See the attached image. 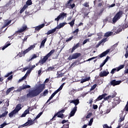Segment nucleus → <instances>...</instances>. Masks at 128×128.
I'll use <instances>...</instances> for the list:
<instances>
[{
    "instance_id": "603ef678",
    "label": "nucleus",
    "mask_w": 128,
    "mask_h": 128,
    "mask_svg": "<svg viewBox=\"0 0 128 128\" xmlns=\"http://www.w3.org/2000/svg\"><path fill=\"white\" fill-rule=\"evenodd\" d=\"M64 76V74L62 73L60 74H58L57 76V78H62Z\"/></svg>"
},
{
    "instance_id": "680f3d73",
    "label": "nucleus",
    "mask_w": 128,
    "mask_h": 128,
    "mask_svg": "<svg viewBox=\"0 0 128 128\" xmlns=\"http://www.w3.org/2000/svg\"><path fill=\"white\" fill-rule=\"evenodd\" d=\"M29 68H30V66H26V67L24 68L23 72H26V70H28Z\"/></svg>"
},
{
    "instance_id": "c03bdc74",
    "label": "nucleus",
    "mask_w": 128,
    "mask_h": 128,
    "mask_svg": "<svg viewBox=\"0 0 128 128\" xmlns=\"http://www.w3.org/2000/svg\"><path fill=\"white\" fill-rule=\"evenodd\" d=\"M94 122V118H92L89 122V124H88V126H92V122Z\"/></svg>"
},
{
    "instance_id": "f8f14e48",
    "label": "nucleus",
    "mask_w": 128,
    "mask_h": 128,
    "mask_svg": "<svg viewBox=\"0 0 128 128\" xmlns=\"http://www.w3.org/2000/svg\"><path fill=\"white\" fill-rule=\"evenodd\" d=\"M108 74H110V72H108V71L104 70L103 72H101L100 73V78H102L104 76H108Z\"/></svg>"
},
{
    "instance_id": "6e6552de",
    "label": "nucleus",
    "mask_w": 128,
    "mask_h": 128,
    "mask_svg": "<svg viewBox=\"0 0 128 128\" xmlns=\"http://www.w3.org/2000/svg\"><path fill=\"white\" fill-rule=\"evenodd\" d=\"M82 54L80 53H75L72 56H70L68 57V60H74L76 58H78L79 56H80Z\"/></svg>"
},
{
    "instance_id": "20e7f679",
    "label": "nucleus",
    "mask_w": 128,
    "mask_h": 128,
    "mask_svg": "<svg viewBox=\"0 0 128 128\" xmlns=\"http://www.w3.org/2000/svg\"><path fill=\"white\" fill-rule=\"evenodd\" d=\"M122 14V12H119L118 13H117L112 19L113 22H118V20L120 18Z\"/></svg>"
},
{
    "instance_id": "58836bf2",
    "label": "nucleus",
    "mask_w": 128,
    "mask_h": 128,
    "mask_svg": "<svg viewBox=\"0 0 128 128\" xmlns=\"http://www.w3.org/2000/svg\"><path fill=\"white\" fill-rule=\"evenodd\" d=\"M8 111H6L2 114L0 115V118H4V116H6V114H8Z\"/></svg>"
},
{
    "instance_id": "aec40b11",
    "label": "nucleus",
    "mask_w": 128,
    "mask_h": 128,
    "mask_svg": "<svg viewBox=\"0 0 128 128\" xmlns=\"http://www.w3.org/2000/svg\"><path fill=\"white\" fill-rule=\"evenodd\" d=\"M26 25H23L22 28L18 30L17 32H24L26 30Z\"/></svg>"
},
{
    "instance_id": "2f4dec72",
    "label": "nucleus",
    "mask_w": 128,
    "mask_h": 128,
    "mask_svg": "<svg viewBox=\"0 0 128 128\" xmlns=\"http://www.w3.org/2000/svg\"><path fill=\"white\" fill-rule=\"evenodd\" d=\"M79 46H80V44H77L75 46H74L72 48V50L71 52H74V51L75 50H76V48H78Z\"/></svg>"
},
{
    "instance_id": "6e6d98bb",
    "label": "nucleus",
    "mask_w": 128,
    "mask_h": 128,
    "mask_svg": "<svg viewBox=\"0 0 128 128\" xmlns=\"http://www.w3.org/2000/svg\"><path fill=\"white\" fill-rule=\"evenodd\" d=\"M110 58V56H107L106 58L105 59V60H104V62L105 64L108 62V59Z\"/></svg>"
},
{
    "instance_id": "49530a36",
    "label": "nucleus",
    "mask_w": 128,
    "mask_h": 128,
    "mask_svg": "<svg viewBox=\"0 0 128 128\" xmlns=\"http://www.w3.org/2000/svg\"><path fill=\"white\" fill-rule=\"evenodd\" d=\"M42 112H40V113H39L38 116H36V118H40V116H42Z\"/></svg>"
},
{
    "instance_id": "338daca9",
    "label": "nucleus",
    "mask_w": 128,
    "mask_h": 128,
    "mask_svg": "<svg viewBox=\"0 0 128 128\" xmlns=\"http://www.w3.org/2000/svg\"><path fill=\"white\" fill-rule=\"evenodd\" d=\"M125 110H126V112H128V104H126V106Z\"/></svg>"
},
{
    "instance_id": "423d86ee",
    "label": "nucleus",
    "mask_w": 128,
    "mask_h": 128,
    "mask_svg": "<svg viewBox=\"0 0 128 128\" xmlns=\"http://www.w3.org/2000/svg\"><path fill=\"white\" fill-rule=\"evenodd\" d=\"M46 85L44 84H40L39 86L37 87L36 88V90L37 92L40 94L44 90V86Z\"/></svg>"
},
{
    "instance_id": "864d4df0",
    "label": "nucleus",
    "mask_w": 128,
    "mask_h": 128,
    "mask_svg": "<svg viewBox=\"0 0 128 128\" xmlns=\"http://www.w3.org/2000/svg\"><path fill=\"white\" fill-rule=\"evenodd\" d=\"M103 128H112V126H108V124H105L103 126Z\"/></svg>"
},
{
    "instance_id": "4be33fe9",
    "label": "nucleus",
    "mask_w": 128,
    "mask_h": 128,
    "mask_svg": "<svg viewBox=\"0 0 128 128\" xmlns=\"http://www.w3.org/2000/svg\"><path fill=\"white\" fill-rule=\"evenodd\" d=\"M30 108H28L27 110H26L22 114V118H24V116H26V114H30Z\"/></svg>"
},
{
    "instance_id": "b1692460",
    "label": "nucleus",
    "mask_w": 128,
    "mask_h": 128,
    "mask_svg": "<svg viewBox=\"0 0 128 128\" xmlns=\"http://www.w3.org/2000/svg\"><path fill=\"white\" fill-rule=\"evenodd\" d=\"M70 104H74L76 106L78 104H80V101L78 100H72L70 102Z\"/></svg>"
},
{
    "instance_id": "a211bd4d",
    "label": "nucleus",
    "mask_w": 128,
    "mask_h": 128,
    "mask_svg": "<svg viewBox=\"0 0 128 128\" xmlns=\"http://www.w3.org/2000/svg\"><path fill=\"white\" fill-rule=\"evenodd\" d=\"M126 116V115H124V112H122V113L120 114V120L119 122H124V117Z\"/></svg>"
},
{
    "instance_id": "7ed1b4c3",
    "label": "nucleus",
    "mask_w": 128,
    "mask_h": 128,
    "mask_svg": "<svg viewBox=\"0 0 128 128\" xmlns=\"http://www.w3.org/2000/svg\"><path fill=\"white\" fill-rule=\"evenodd\" d=\"M64 83H63L59 88L56 91H55L52 94V96L50 97L49 99L48 100V102H50V100L53 98L54 96L56 95V94H58V92H60V90H62V88H64Z\"/></svg>"
},
{
    "instance_id": "a18cd8bd",
    "label": "nucleus",
    "mask_w": 128,
    "mask_h": 128,
    "mask_svg": "<svg viewBox=\"0 0 128 128\" xmlns=\"http://www.w3.org/2000/svg\"><path fill=\"white\" fill-rule=\"evenodd\" d=\"M97 58L98 56L92 57V58L88 59L87 60H86V62H90V60H94V58Z\"/></svg>"
},
{
    "instance_id": "ddd939ff",
    "label": "nucleus",
    "mask_w": 128,
    "mask_h": 128,
    "mask_svg": "<svg viewBox=\"0 0 128 128\" xmlns=\"http://www.w3.org/2000/svg\"><path fill=\"white\" fill-rule=\"evenodd\" d=\"M77 109H78V107L76 106L74 108H73V109L70 112V118H72V116H74V114L76 112Z\"/></svg>"
},
{
    "instance_id": "393cba45",
    "label": "nucleus",
    "mask_w": 128,
    "mask_h": 128,
    "mask_svg": "<svg viewBox=\"0 0 128 128\" xmlns=\"http://www.w3.org/2000/svg\"><path fill=\"white\" fill-rule=\"evenodd\" d=\"M36 57H37L36 55L34 54L32 56H30V58L26 60V62H30V60H34V58H36Z\"/></svg>"
},
{
    "instance_id": "f704fd0d",
    "label": "nucleus",
    "mask_w": 128,
    "mask_h": 128,
    "mask_svg": "<svg viewBox=\"0 0 128 128\" xmlns=\"http://www.w3.org/2000/svg\"><path fill=\"white\" fill-rule=\"evenodd\" d=\"M32 0H28L26 2V4L25 6H27V7L28 6H32Z\"/></svg>"
},
{
    "instance_id": "c9c22d12",
    "label": "nucleus",
    "mask_w": 128,
    "mask_h": 128,
    "mask_svg": "<svg viewBox=\"0 0 128 128\" xmlns=\"http://www.w3.org/2000/svg\"><path fill=\"white\" fill-rule=\"evenodd\" d=\"M107 40H108L107 38H105L102 39L101 41H100L98 42L99 46H100V44H102V42H106Z\"/></svg>"
},
{
    "instance_id": "e2e57ef3",
    "label": "nucleus",
    "mask_w": 128,
    "mask_h": 128,
    "mask_svg": "<svg viewBox=\"0 0 128 128\" xmlns=\"http://www.w3.org/2000/svg\"><path fill=\"white\" fill-rule=\"evenodd\" d=\"M22 54H24V52H22V54L19 52L18 56H20V58H22Z\"/></svg>"
},
{
    "instance_id": "2eb2a0df",
    "label": "nucleus",
    "mask_w": 128,
    "mask_h": 128,
    "mask_svg": "<svg viewBox=\"0 0 128 128\" xmlns=\"http://www.w3.org/2000/svg\"><path fill=\"white\" fill-rule=\"evenodd\" d=\"M30 85H23L22 86L20 87V88H18L17 91L18 92H20L22 90H26V88H30Z\"/></svg>"
},
{
    "instance_id": "09e8293b",
    "label": "nucleus",
    "mask_w": 128,
    "mask_h": 128,
    "mask_svg": "<svg viewBox=\"0 0 128 128\" xmlns=\"http://www.w3.org/2000/svg\"><path fill=\"white\" fill-rule=\"evenodd\" d=\"M122 30V29L120 28L118 29L117 31H115V32H116V34H118V32H120Z\"/></svg>"
},
{
    "instance_id": "dca6fc26",
    "label": "nucleus",
    "mask_w": 128,
    "mask_h": 128,
    "mask_svg": "<svg viewBox=\"0 0 128 128\" xmlns=\"http://www.w3.org/2000/svg\"><path fill=\"white\" fill-rule=\"evenodd\" d=\"M122 82V81L118 80L116 81V80H113L111 82V84L114 86H118V84H120Z\"/></svg>"
},
{
    "instance_id": "0eeeda50",
    "label": "nucleus",
    "mask_w": 128,
    "mask_h": 128,
    "mask_svg": "<svg viewBox=\"0 0 128 128\" xmlns=\"http://www.w3.org/2000/svg\"><path fill=\"white\" fill-rule=\"evenodd\" d=\"M64 112V110H62L60 112H59L58 113L56 114L52 118L53 120H54V118L58 116V118H64V114L62 113Z\"/></svg>"
},
{
    "instance_id": "e433bc0d",
    "label": "nucleus",
    "mask_w": 128,
    "mask_h": 128,
    "mask_svg": "<svg viewBox=\"0 0 128 128\" xmlns=\"http://www.w3.org/2000/svg\"><path fill=\"white\" fill-rule=\"evenodd\" d=\"M124 68V65H120V66L116 68L117 72L120 70H122V68Z\"/></svg>"
},
{
    "instance_id": "5fc2aeb1",
    "label": "nucleus",
    "mask_w": 128,
    "mask_h": 128,
    "mask_svg": "<svg viewBox=\"0 0 128 128\" xmlns=\"http://www.w3.org/2000/svg\"><path fill=\"white\" fill-rule=\"evenodd\" d=\"M84 6H86V8H89L90 5H88V3L86 2L83 4Z\"/></svg>"
},
{
    "instance_id": "bf43d9fd",
    "label": "nucleus",
    "mask_w": 128,
    "mask_h": 128,
    "mask_svg": "<svg viewBox=\"0 0 128 128\" xmlns=\"http://www.w3.org/2000/svg\"><path fill=\"white\" fill-rule=\"evenodd\" d=\"M6 124H6V123L4 122L0 125V126H2V128H4V126H6Z\"/></svg>"
},
{
    "instance_id": "473e14b6",
    "label": "nucleus",
    "mask_w": 128,
    "mask_h": 128,
    "mask_svg": "<svg viewBox=\"0 0 128 128\" xmlns=\"http://www.w3.org/2000/svg\"><path fill=\"white\" fill-rule=\"evenodd\" d=\"M54 52H55V50H52L49 53H48L46 56L48 58H50V56H52V54H54Z\"/></svg>"
},
{
    "instance_id": "de8ad7c7",
    "label": "nucleus",
    "mask_w": 128,
    "mask_h": 128,
    "mask_svg": "<svg viewBox=\"0 0 128 128\" xmlns=\"http://www.w3.org/2000/svg\"><path fill=\"white\" fill-rule=\"evenodd\" d=\"M88 42H90V38H87L83 42V44H86Z\"/></svg>"
},
{
    "instance_id": "a878e982",
    "label": "nucleus",
    "mask_w": 128,
    "mask_h": 128,
    "mask_svg": "<svg viewBox=\"0 0 128 128\" xmlns=\"http://www.w3.org/2000/svg\"><path fill=\"white\" fill-rule=\"evenodd\" d=\"M44 24H40L38 26H37L35 30H40L41 28H44Z\"/></svg>"
},
{
    "instance_id": "f03ea898",
    "label": "nucleus",
    "mask_w": 128,
    "mask_h": 128,
    "mask_svg": "<svg viewBox=\"0 0 128 128\" xmlns=\"http://www.w3.org/2000/svg\"><path fill=\"white\" fill-rule=\"evenodd\" d=\"M38 93L36 91V89L35 90H29V93L27 94V98H34V96H38Z\"/></svg>"
},
{
    "instance_id": "69168bd1",
    "label": "nucleus",
    "mask_w": 128,
    "mask_h": 128,
    "mask_svg": "<svg viewBox=\"0 0 128 128\" xmlns=\"http://www.w3.org/2000/svg\"><path fill=\"white\" fill-rule=\"evenodd\" d=\"M34 68H36V65H33L31 66V68H30V70H34Z\"/></svg>"
},
{
    "instance_id": "3c124183",
    "label": "nucleus",
    "mask_w": 128,
    "mask_h": 128,
    "mask_svg": "<svg viewBox=\"0 0 128 128\" xmlns=\"http://www.w3.org/2000/svg\"><path fill=\"white\" fill-rule=\"evenodd\" d=\"M114 96H116V95H112V96H109L108 97L106 98V100H108V98H114Z\"/></svg>"
},
{
    "instance_id": "6ab92c4d",
    "label": "nucleus",
    "mask_w": 128,
    "mask_h": 128,
    "mask_svg": "<svg viewBox=\"0 0 128 128\" xmlns=\"http://www.w3.org/2000/svg\"><path fill=\"white\" fill-rule=\"evenodd\" d=\"M10 22H12L11 20H5L4 26H2V28H4L8 26V24H10Z\"/></svg>"
},
{
    "instance_id": "7c9ffc66",
    "label": "nucleus",
    "mask_w": 128,
    "mask_h": 128,
    "mask_svg": "<svg viewBox=\"0 0 128 128\" xmlns=\"http://www.w3.org/2000/svg\"><path fill=\"white\" fill-rule=\"evenodd\" d=\"M28 8V5H24V7L22 8V10H20V14H22L24 10H26V8Z\"/></svg>"
},
{
    "instance_id": "c85d7f7f",
    "label": "nucleus",
    "mask_w": 128,
    "mask_h": 128,
    "mask_svg": "<svg viewBox=\"0 0 128 128\" xmlns=\"http://www.w3.org/2000/svg\"><path fill=\"white\" fill-rule=\"evenodd\" d=\"M90 80V77L88 76L87 78L82 79L80 81V82L81 84H83V82H88V80Z\"/></svg>"
},
{
    "instance_id": "bb28decb",
    "label": "nucleus",
    "mask_w": 128,
    "mask_h": 128,
    "mask_svg": "<svg viewBox=\"0 0 128 128\" xmlns=\"http://www.w3.org/2000/svg\"><path fill=\"white\" fill-rule=\"evenodd\" d=\"M31 72H32V70H30H30H28L26 74H25V76L24 77H22V80H26L28 76V74H30Z\"/></svg>"
},
{
    "instance_id": "052dcab7",
    "label": "nucleus",
    "mask_w": 128,
    "mask_h": 128,
    "mask_svg": "<svg viewBox=\"0 0 128 128\" xmlns=\"http://www.w3.org/2000/svg\"><path fill=\"white\" fill-rule=\"evenodd\" d=\"M90 116H92V114L89 113L86 116V118H90Z\"/></svg>"
},
{
    "instance_id": "c756f323",
    "label": "nucleus",
    "mask_w": 128,
    "mask_h": 128,
    "mask_svg": "<svg viewBox=\"0 0 128 128\" xmlns=\"http://www.w3.org/2000/svg\"><path fill=\"white\" fill-rule=\"evenodd\" d=\"M112 32H106L104 35V36H105V38H108V36H112Z\"/></svg>"
},
{
    "instance_id": "0e129e2a",
    "label": "nucleus",
    "mask_w": 128,
    "mask_h": 128,
    "mask_svg": "<svg viewBox=\"0 0 128 128\" xmlns=\"http://www.w3.org/2000/svg\"><path fill=\"white\" fill-rule=\"evenodd\" d=\"M78 28L76 29L74 31L73 34H76V32L78 34Z\"/></svg>"
},
{
    "instance_id": "412c9836",
    "label": "nucleus",
    "mask_w": 128,
    "mask_h": 128,
    "mask_svg": "<svg viewBox=\"0 0 128 128\" xmlns=\"http://www.w3.org/2000/svg\"><path fill=\"white\" fill-rule=\"evenodd\" d=\"M113 106H116V104H120V101H118V98H114V102H112Z\"/></svg>"
},
{
    "instance_id": "1a4fd4ad",
    "label": "nucleus",
    "mask_w": 128,
    "mask_h": 128,
    "mask_svg": "<svg viewBox=\"0 0 128 128\" xmlns=\"http://www.w3.org/2000/svg\"><path fill=\"white\" fill-rule=\"evenodd\" d=\"M34 48H36L35 44L30 46L28 49L23 52L24 56L26 54H28V52L30 50H34Z\"/></svg>"
},
{
    "instance_id": "cd10ccee",
    "label": "nucleus",
    "mask_w": 128,
    "mask_h": 128,
    "mask_svg": "<svg viewBox=\"0 0 128 128\" xmlns=\"http://www.w3.org/2000/svg\"><path fill=\"white\" fill-rule=\"evenodd\" d=\"M106 96V94H104L100 96L96 99V100H102L104 96Z\"/></svg>"
},
{
    "instance_id": "37998d69",
    "label": "nucleus",
    "mask_w": 128,
    "mask_h": 128,
    "mask_svg": "<svg viewBox=\"0 0 128 128\" xmlns=\"http://www.w3.org/2000/svg\"><path fill=\"white\" fill-rule=\"evenodd\" d=\"M96 88V84H95L94 85H93L90 88V90H94V88Z\"/></svg>"
},
{
    "instance_id": "9b49d317",
    "label": "nucleus",
    "mask_w": 128,
    "mask_h": 128,
    "mask_svg": "<svg viewBox=\"0 0 128 128\" xmlns=\"http://www.w3.org/2000/svg\"><path fill=\"white\" fill-rule=\"evenodd\" d=\"M48 58V57L46 55L42 58H41L40 60L39 64H44V62H46Z\"/></svg>"
},
{
    "instance_id": "4468645a",
    "label": "nucleus",
    "mask_w": 128,
    "mask_h": 128,
    "mask_svg": "<svg viewBox=\"0 0 128 128\" xmlns=\"http://www.w3.org/2000/svg\"><path fill=\"white\" fill-rule=\"evenodd\" d=\"M110 52V49H108L106 51L103 52L102 54H100L98 56L100 58H104V56H106V55L108 54Z\"/></svg>"
},
{
    "instance_id": "39448f33",
    "label": "nucleus",
    "mask_w": 128,
    "mask_h": 128,
    "mask_svg": "<svg viewBox=\"0 0 128 128\" xmlns=\"http://www.w3.org/2000/svg\"><path fill=\"white\" fill-rule=\"evenodd\" d=\"M64 18H66V14L62 13L60 14L54 20L58 22V20H64Z\"/></svg>"
},
{
    "instance_id": "5701e85b",
    "label": "nucleus",
    "mask_w": 128,
    "mask_h": 128,
    "mask_svg": "<svg viewBox=\"0 0 128 128\" xmlns=\"http://www.w3.org/2000/svg\"><path fill=\"white\" fill-rule=\"evenodd\" d=\"M56 28H54L53 29H52L50 30H48L47 33L46 34H48V36L51 34H54V32H56Z\"/></svg>"
},
{
    "instance_id": "79ce46f5",
    "label": "nucleus",
    "mask_w": 128,
    "mask_h": 128,
    "mask_svg": "<svg viewBox=\"0 0 128 128\" xmlns=\"http://www.w3.org/2000/svg\"><path fill=\"white\" fill-rule=\"evenodd\" d=\"M48 94V90H45L43 92L44 96H46Z\"/></svg>"
},
{
    "instance_id": "ea45409f",
    "label": "nucleus",
    "mask_w": 128,
    "mask_h": 128,
    "mask_svg": "<svg viewBox=\"0 0 128 128\" xmlns=\"http://www.w3.org/2000/svg\"><path fill=\"white\" fill-rule=\"evenodd\" d=\"M10 46V43L6 44L2 48V50H6V48H8V46Z\"/></svg>"
},
{
    "instance_id": "a19ab883",
    "label": "nucleus",
    "mask_w": 128,
    "mask_h": 128,
    "mask_svg": "<svg viewBox=\"0 0 128 128\" xmlns=\"http://www.w3.org/2000/svg\"><path fill=\"white\" fill-rule=\"evenodd\" d=\"M68 24H70V26H74V20L69 22Z\"/></svg>"
},
{
    "instance_id": "4d7b16f0",
    "label": "nucleus",
    "mask_w": 128,
    "mask_h": 128,
    "mask_svg": "<svg viewBox=\"0 0 128 128\" xmlns=\"http://www.w3.org/2000/svg\"><path fill=\"white\" fill-rule=\"evenodd\" d=\"M54 67H49L48 69V72H50V70H54Z\"/></svg>"
},
{
    "instance_id": "9d476101",
    "label": "nucleus",
    "mask_w": 128,
    "mask_h": 128,
    "mask_svg": "<svg viewBox=\"0 0 128 128\" xmlns=\"http://www.w3.org/2000/svg\"><path fill=\"white\" fill-rule=\"evenodd\" d=\"M34 124V121L32 120H28L27 122H26L24 124L22 125V128H24V126H32V124Z\"/></svg>"
},
{
    "instance_id": "f3484780",
    "label": "nucleus",
    "mask_w": 128,
    "mask_h": 128,
    "mask_svg": "<svg viewBox=\"0 0 128 128\" xmlns=\"http://www.w3.org/2000/svg\"><path fill=\"white\" fill-rule=\"evenodd\" d=\"M66 22L60 23V24L58 25L56 27V30H60V28H64V26H66Z\"/></svg>"
},
{
    "instance_id": "8fccbe9b",
    "label": "nucleus",
    "mask_w": 128,
    "mask_h": 128,
    "mask_svg": "<svg viewBox=\"0 0 128 128\" xmlns=\"http://www.w3.org/2000/svg\"><path fill=\"white\" fill-rule=\"evenodd\" d=\"M116 70H117L116 68L112 69L110 72V74H114V72H116Z\"/></svg>"
},
{
    "instance_id": "13d9d810",
    "label": "nucleus",
    "mask_w": 128,
    "mask_h": 128,
    "mask_svg": "<svg viewBox=\"0 0 128 128\" xmlns=\"http://www.w3.org/2000/svg\"><path fill=\"white\" fill-rule=\"evenodd\" d=\"M72 38H74V36H72L69 38L68 39H67L66 40V42H70V40H72Z\"/></svg>"
},
{
    "instance_id": "f257e3e1",
    "label": "nucleus",
    "mask_w": 128,
    "mask_h": 128,
    "mask_svg": "<svg viewBox=\"0 0 128 128\" xmlns=\"http://www.w3.org/2000/svg\"><path fill=\"white\" fill-rule=\"evenodd\" d=\"M22 110V105L20 104H18L15 109L12 111L10 114H9V116L10 118L12 117L14 114H18L20 110Z\"/></svg>"
},
{
    "instance_id": "774afa93",
    "label": "nucleus",
    "mask_w": 128,
    "mask_h": 128,
    "mask_svg": "<svg viewBox=\"0 0 128 128\" xmlns=\"http://www.w3.org/2000/svg\"><path fill=\"white\" fill-rule=\"evenodd\" d=\"M93 108L94 110H96V108H98V105H94L93 106Z\"/></svg>"
},
{
    "instance_id": "72a5a7b5",
    "label": "nucleus",
    "mask_w": 128,
    "mask_h": 128,
    "mask_svg": "<svg viewBox=\"0 0 128 128\" xmlns=\"http://www.w3.org/2000/svg\"><path fill=\"white\" fill-rule=\"evenodd\" d=\"M46 38L44 39L41 42V44L40 46V48L42 46H44V44H46Z\"/></svg>"
},
{
    "instance_id": "4c0bfd02",
    "label": "nucleus",
    "mask_w": 128,
    "mask_h": 128,
    "mask_svg": "<svg viewBox=\"0 0 128 128\" xmlns=\"http://www.w3.org/2000/svg\"><path fill=\"white\" fill-rule=\"evenodd\" d=\"M14 90V87H12L10 88H9L7 91H6V94H8L12 90Z\"/></svg>"
}]
</instances>
